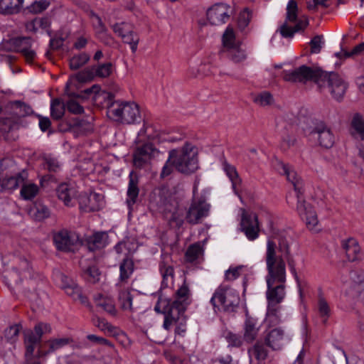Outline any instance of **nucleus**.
Instances as JSON below:
<instances>
[{
    "label": "nucleus",
    "instance_id": "nucleus-35",
    "mask_svg": "<svg viewBox=\"0 0 364 364\" xmlns=\"http://www.w3.org/2000/svg\"><path fill=\"white\" fill-rule=\"evenodd\" d=\"M68 85H66V95L70 98L67 103L66 107L68 110L75 114H79L83 112V107L80 105L79 102L76 101L77 99L82 98L83 96L81 94H75V92H70L68 90Z\"/></svg>",
    "mask_w": 364,
    "mask_h": 364
},
{
    "label": "nucleus",
    "instance_id": "nucleus-51",
    "mask_svg": "<svg viewBox=\"0 0 364 364\" xmlns=\"http://www.w3.org/2000/svg\"><path fill=\"white\" fill-rule=\"evenodd\" d=\"M33 216L37 220H42L49 217L50 210L43 204H36L33 208Z\"/></svg>",
    "mask_w": 364,
    "mask_h": 364
},
{
    "label": "nucleus",
    "instance_id": "nucleus-56",
    "mask_svg": "<svg viewBox=\"0 0 364 364\" xmlns=\"http://www.w3.org/2000/svg\"><path fill=\"white\" fill-rule=\"evenodd\" d=\"M49 6V2L46 0H39L33 2L28 7L31 13L38 14L45 11Z\"/></svg>",
    "mask_w": 364,
    "mask_h": 364
},
{
    "label": "nucleus",
    "instance_id": "nucleus-28",
    "mask_svg": "<svg viewBox=\"0 0 364 364\" xmlns=\"http://www.w3.org/2000/svg\"><path fill=\"white\" fill-rule=\"evenodd\" d=\"M9 108L11 114V118L14 122L21 117L28 116L33 112V109L29 105L20 101L11 102L9 105Z\"/></svg>",
    "mask_w": 364,
    "mask_h": 364
},
{
    "label": "nucleus",
    "instance_id": "nucleus-38",
    "mask_svg": "<svg viewBox=\"0 0 364 364\" xmlns=\"http://www.w3.org/2000/svg\"><path fill=\"white\" fill-rule=\"evenodd\" d=\"M20 186H21L20 195L24 200H28L34 198L39 192L38 186L34 183L23 181Z\"/></svg>",
    "mask_w": 364,
    "mask_h": 364
},
{
    "label": "nucleus",
    "instance_id": "nucleus-45",
    "mask_svg": "<svg viewBox=\"0 0 364 364\" xmlns=\"http://www.w3.org/2000/svg\"><path fill=\"white\" fill-rule=\"evenodd\" d=\"M223 52H225L232 47L239 46L235 42V37L232 28L228 27L223 36Z\"/></svg>",
    "mask_w": 364,
    "mask_h": 364
},
{
    "label": "nucleus",
    "instance_id": "nucleus-63",
    "mask_svg": "<svg viewBox=\"0 0 364 364\" xmlns=\"http://www.w3.org/2000/svg\"><path fill=\"white\" fill-rule=\"evenodd\" d=\"M77 131L80 132L82 134H87L91 132L93 129L92 124L85 120L78 121L76 124Z\"/></svg>",
    "mask_w": 364,
    "mask_h": 364
},
{
    "label": "nucleus",
    "instance_id": "nucleus-42",
    "mask_svg": "<svg viewBox=\"0 0 364 364\" xmlns=\"http://www.w3.org/2000/svg\"><path fill=\"white\" fill-rule=\"evenodd\" d=\"M21 46L25 45V47L21 48L19 51L23 54L26 60L28 63H31L36 58V52L30 48L31 39L28 38H22L18 40Z\"/></svg>",
    "mask_w": 364,
    "mask_h": 364
},
{
    "label": "nucleus",
    "instance_id": "nucleus-8",
    "mask_svg": "<svg viewBox=\"0 0 364 364\" xmlns=\"http://www.w3.org/2000/svg\"><path fill=\"white\" fill-rule=\"evenodd\" d=\"M210 303L215 310H223L226 312H233L240 303L239 294L227 285H220L215 291L210 299Z\"/></svg>",
    "mask_w": 364,
    "mask_h": 364
},
{
    "label": "nucleus",
    "instance_id": "nucleus-43",
    "mask_svg": "<svg viewBox=\"0 0 364 364\" xmlns=\"http://www.w3.org/2000/svg\"><path fill=\"white\" fill-rule=\"evenodd\" d=\"M65 105L59 99H54L50 105V114L53 119L58 120L61 119L65 114Z\"/></svg>",
    "mask_w": 364,
    "mask_h": 364
},
{
    "label": "nucleus",
    "instance_id": "nucleus-39",
    "mask_svg": "<svg viewBox=\"0 0 364 364\" xmlns=\"http://www.w3.org/2000/svg\"><path fill=\"white\" fill-rule=\"evenodd\" d=\"M203 254V250L200 244L195 243L188 247L185 254V259L187 262L193 263L197 262Z\"/></svg>",
    "mask_w": 364,
    "mask_h": 364
},
{
    "label": "nucleus",
    "instance_id": "nucleus-40",
    "mask_svg": "<svg viewBox=\"0 0 364 364\" xmlns=\"http://www.w3.org/2000/svg\"><path fill=\"white\" fill-rule=\"evenodd\" d=\"M82 277L87 282L95 284L100 280L101 272L96 265L82 267Z\"/></svg>",
    "mask_w": 364,
    "mask_h": 364
},
{
    "label": "nucleus",
    "instance_id": "nucleus-59",
    "mask_svg": "<svg viewBox=\"0 0 364 364\" xmlns=\"http://www.w3.org/2000/svg\"><path fill=\"white\" fill-rule=\"evenodd\" d=\"M242 267H230L225 273V279L226 281L232 282L238 278L240 275Z\"/></svg>",
    "mask_w": 364,
    "mask_h": 364
},
{
    "label": "nucleus",
    "instance_id": "nucleus-14",
    "mask_svg": "<svg viewBox=\"0 0 364 364\" xmlns=\"http://www.w3.org/2000/svg\"><path fill=\"white\" fill-rule=\"evenodd\" d=\"M303 129L313 138L317 139L320 146L326 149L331 148L333 146L334 136L330 129L322 122H317L314 127Z\"/></svg>",
    "mask_w": 364,
    "mask_h": 364
},
{
    "label": "nucleus",
    "instance_id": "nucleus-46",
    "mask_svg": "<svg viewBox=\"0 0 364 364\" xmlns=\"http://www.w3.org/2000/svg\"><path fill=\"white\" fill-rule=\"evenodd\" d=\"M92 15L93 18V25L98 37L102 41H104L105 38H108V36L107 34V29L103 23L101 18L94 13H92Z\"/></svg>",
    "mask_w": 364,
    "mask_h": 364
},
{
    "label": "nucleus",
    "instance_id": "nucleus-1",
    "mask_svg": "<svg viewBox=\"0 0 364 364\" xmlns=\"http://www.w3.org/2000/svg\"><path fill=\"white\" fill-rule=\"evenodd\" d=\"M289 255V247L285 241L279 242V246L272 240L267 244L266 264L267 274L266 282L267 289L266 297L267 300V316L275 317L279 311V304L284 300L286 282L285 259Z\"/></svg>",
    "mask_w": 364,
    "mask_h": 364
},
{
    "label": "nucleus",
    "instance_id": "nucleus-5",
    "mask_svg": "<svg viewBox=\"0 0 364 364\" xmlns=\"http://www.w3.org/2000/svg\"><path fill=\"white\" fill-rule=\"evenodd\" d=\"M6 277L16 284H20L25 280V289L28 291H36L40 283L43 282V277L33 271L26 259H21L17 266L8 272Z\"/></svg>",
    "mask_w": 364,
    "mask_h": 364
},
{
    "label": "nucleus",
    "instance_id": "nucleus-34",
    "mask_svg": "<svg viewBox=\"0 0 364 364\" xmlns=\"http://www.w3.org/2000/svg\"><path fill=\"white\" fill-rule=\"evenodd\" d=\"M134 262L132 259L124 258L119 265L120 274L119 282L117 284L126 285L134 272Z\"/></svg>",
    "mask_w": 364,
    "mask_h": 364
},
{
    "label": "nucleus",
    "instance_id": "nucleus-48",
    "mask_svg": "<svg viewBox=\"0 0 364 364\" xmlns=\"http://www.w3.org/2000/svg\"><path fill=\"white\" fill-rule=\"evenodd\" d=\"M42 165L45 169L50 172H57L60 170L61 165L57 159L51 156H45L43 158Z\"/></svg>",
    "mask_w": 364,
    "mask_h": 364
},
{
    "label": "nucleus",
    "instance_id": "nucleus-30",
    "mask_svg": "<svg viewBox=\"0 0 364 364\" xmlns=\"http://www.w3.org/2000/svg\"><path fill=\"white\" fill-rule=\"evenodd\" d=\"M94 301L97 306L100 307L110 315H116L117 310L111 297L98 293L94 296Z\"/></svg>",
    "mask_w": 364,
    "mask_h": 364
},
{
    "label": "nucleus",
    "instance_id": "nucleus-15",
    "mask_svg": "<svg viewBox=\"0 0 364 364\" xmlns=\"http://www.w3.org/2000/svg\"><path fill=\"white\" fill-rule=\"evenodd\" d=\"M232 12V10L228 5L215 4L207 10V19L211 25H222L228 21Z\"/></svg>",
    "mask_w": 364,
    "mask_h": 364
},
{
    "label": "nucleus",
    "instance_id": "nucleus-52",
    "mask_svg": "<svg viewBox=\"0 0 364 364\" xmlns=\"http://www.w3.org/2000/svg\"><path fill=\"white\" fill-rule=\"evenodd\" d=\"M112 65L111 63L101 64L96 68H93L95 76L100 77H107L112 73Z\"/></svg>",
    "mask_w": 364,
    "mask_h": 364
},
{
    "label": "nucleus",
    "instance_id": "nucleus-22",
    "mask_svg": "<svg viewBox=\"0 0 364 364\" xmlns=\"http://www.w3.org/2000/svg\"><path fill=\"white\" fill-rule=\"evenodd\" d=\"M102 196L97 193H91L90 196L81 195L79 198L80 208L87 212H93L100 210L102 205Z\"/></svg>",
    "mask_w": 364,
    "mask_h": 364
},
{
    "label": "nucleus",
    "instance_id": "nucleus-10",
    "mask_svg": "<svg viewBox=\"0 0 364 364\" xmlns=\"http://www.w3.org/2000/svg\"><path fill=\"white\" fill-rule=\"evenodd\" d=\"M322 71L320 69L301 65L294 70H284L282 76L287 82L306 83L307 81H314L318 85Z\"/></svg>",
    "mask_w": 364,
    "mask_h": 364
},
{
    "label": "nucleus",
    "instance_id": "nucleus-62",
    "mask_svg": "<svg viewBox=\"0 0 364 364\" xmlns=\"http://www.w3.org/2000/svg\"><path fill=\"white\" fill-rule=\"evenodd\" d=\"M94 324L103 331L112 333L114 330V327L104 318H97L94 320Z\"/></svg>",
    "mask_w": 364,
    "mask_h": 364
},
{
    "label": "nucleus",
    "instance_id": "nucleus-27",
    "mask_svg": "<svg viewBox=\"0 0 364 364\" xmlns=\"http://www.w3.org/2000/svg\"><path fill=\"white\" fill-rule=\"evenodd\" d=\"M26 178V173H18L14 176L6 177L0 180V192L11 191L17 188Z\"/></svg>",
    "mask_w": 364,
    "mask_h": 364
},
{
    "label": "nucleus",
    "instance_id": "nucleus-53",
    "mask_svg": "<svg viewBox=\"0 0 364 364\" xmlns=\"http://www.w3.org/2000/svg\"><path fill=\"white\" fill-rule=\"evenodd\" d=\"M113 31L122 38L129 32L132 31V26L127 23H117L112 26Z\"/></svg>",
    "mask_w": 364,
    "mask_h": 364
},
{
    "label": "nucleus",
    "instance_id": "nucleus-12",
    "mask_svg": "<svg viewBox=\"0 0 364 364\" xmlns=\"http://www.w3.org/2000/svg\"><path fill=\"white\" fill-rule=\"evenodd\" d=\"M210 209V205L204 198H194L186 210L185 218L191 225L198 224L209 215Z\"/></svg>",
    "mask_w": 364,
    "mask_h": 364
},
{
    "label": "nucleus",
    "instance_id": "nucleus-4",
    "mask_svg": "<svg viewBox=\"0 0 364 364\" xmlns=\"http://www.w3.org/2000/svg\"><path fill=\"white\" fill-rule=\"evenodd\" d=\"M197 155L196 147L186 143L182 148L169 151L168 162H171L179 172L188 174L196 171L198 167Z\"/></svg>",
    "mask_w": 364,
    "mask_h": 364
},
{
    "label": "nucleus",
    "instance_id": "nucleus-16",
    "mask_svg": "<svg viewBox=\"0 0 364 364\" xmlns=\"http://www.w3.org/2000/svg\"><path fill=\"white\" fill-rule=\"evenodd\" d=\"M240 226L242 231L250 240H254L259 235V223L255 213H248L245 209L241 208Z\"/></svg>",
    "mask_w": 364,
    "mask_h": 364
},
{
    "label": "nucleus",
    "instance_id": "nucleus-57",
    "mask_svg": "<svg viewBox=\"0 0 364 364\" xmlns=\"http://www.w3.org/2000/svg\"><path fill=\"white\" fill-rule=\"evenodd\" d=\"M322 36H316L310 41L311 53H318L323 45Z\"/></svg>",
    "mask_w": 364,
    "mask_h": 364
},
{
    "label": "nucleus",
    "instance_id": "nucleus-44",
    "mask_svg": "<svg viewBox=\"0 0 364 364\" xmlns=\"http://www.w3.org/2000/svg\"><path fill=\"white\" fill-rule=\"evenodd\" d=\"M70 342V340L66 338H55L53 340H49L47 343L49 346V349L48 351L45 353L38 352V357L46 355L50 353L54 352L63 346L68 344Z\"/></svg>",
    "mask_w": 364,
    "mask_h": 364
},
{
    "label": "nucleus",
    "instance_id": "nucleus-60",
    "mask_svg": "<svg viewBox=\"0 0 364 364\" xmlns=\"http://www.w3.org/2000/svg\"><path fill=\"white\" fill-rule=\"evenodd\" d=\"M51 331L50 326L48 323H40L34 327V331H33L36 336L41 341L42 336L44 333H50Z\"/></svg>",
    "mask_w": 364,
    "mask_h": 364
},
{
    "label": "nucleus",
    "instance_id": "nucleus-37",
    "mask_svg": "<svg viewBox=\"0 0 364 364\" xmlns=\"http://www.w3.org/2000/svg\"><path fill=\"white\" fill-rule=\"evenodd\" d=\"M223 170L232 182V187L235 194L238 195V186L241 183L238 173L235 166L229 164L227 161L223 163Z\"/></svg>",
    "mask_w": 364,
    "mask_h": 364
},
{
    "label": "nucleus",
    "instance_id": "nucleus-19",
    "mask_svg": "<svg viewBox=\"0 0 364 364\" xmlns=\"http://www.w3.org/2000/svg\"><path fill=\"white\" fill-rule=\"evenodd\" d=\"M159 271L162 277L161 286L164 288L173 284L174 279V269L172 265L171 256L164 255L159 263Z\"/></svg>",
    "mask_w": 364,
    "mask_h": 364
},
{
    "label": "nucleus",
    "instance_id": "nucleus-6",
    "mask_svg": "<svg viewBox=\"0 0 364 364\" xmlns=\"http://www.w3.org/2000/svg\"><path fill=\"white\" fill-rule=\"evenodd\" d=\"M107 114L114 121L126 124L136 123L141 118L139 107L134 102L114 101L108 107Z\"/></svg>",
    "mask_w": 364,
    "mask_h": 364
},
{
    "label": "nucleus",
    "instance_id": "nucleus-55",
    "mask_svg": "<svg viewBox=\"0 0 364 364\" xmlns=\"http://www.w3.org/2000/svg\"><path fill=\"white\" fill-rule=\"evenodd\" d=\"M254 101L260 106H267L273 102V97L269 92H263L255 97Z\"/></svg>",
    "mask_w": 364,
    "mask_h": 364
},
{
    "label": "nucleus",
    "instance_id": "nucleus-17",
    "mask_svg": "<svg viewBox=\"0 0 364 364\" xmlns=\"http://www.w3.org/2000/svg\"><path fill=\"white\" fill-rule=\"evenodd\" d=\"M60 287L67 295L75 301L78 300L82 304L89 306L87 298L82 294L81 288L75 281L63 274H60Z\"/></svg>",
    "mask_w": 364,
    "mask_h": 364
},
{
    "label": "nucleus",
    "instance_id": "nucleus-2",
    "mask_svg": "<svg viewBox=\"0 0 364 364\" xmlns=\"http://www.w3.org/2000/svg\"><path fill=\"white\" fill-rule=\"evenodd\" d=\"M191 301V292L186 282L176 291L173 300L159 299L154 310L157 313L164 314L163 323L164 329L168 331L173 325H176L175 333L184 336L187 330V317L185 311Z\"/></svg>",
    "mask_w": 364,
    "mask_h": 364
},
{
    "label": "nucleus",
    "instance_id": "nucleus-25",
    "mask_svg": "<svg viewBox=\"0 0 364 364\" xmlns=\"http://www.w3.org/2000/svg\"><path fill=\"white\" fill-rule=\"evenodd\" d=\"M350 134L355 139H360L364 141V119L363 116L358 113L353 115L350 122ZM364 149V144H361L359 148V155L360 151Z\"/></svg>",
    "mask_w": 364,
    "mask_h": 364
},
{
    "label": "nucleus",
    "instance_id": "nucleus-23",
    "mask_svg": "<svg viewBox=\"0 0 364 364\" xmlns=\"http://www.w3.org/2000/svg\"><path fill=\"white\" fill-rule=\"evenodd\" d=\"M286 336L283 329L275 328L269 331L265 336L267 346L272 350H279L284 345Z\"/></svg>",
    "mask_w": 364,
    "mask_h": 364
},
{
    "label": "nucleus",
    "instance_id": "nucleus-18",
    "mask_svg": "<svg viewBox=\"0 0 364 364\" xmlns=\"http://www.w3.org/2000/svg\"><path fill=\"white\" fill-rule=\"evenodd\" d=\"M160 152L152 144H146L139 147L134 154V164L137 168H141L149 161L157 157Z\"/></svg>",
    "mask_w": 364,
    "mask_h": 364
},
{
    "label": "nucleus",
    "instance_id": "nucleus-32",
    "mask_svg": "<svg viewBox=\"0 0 364 364\" xmlns=\"http://www.w3.org/2000/svg\"><path fill=\"white\" fill-rule=\"evenodd\" d=\"M248 353L250 358L254 357L258 361H263L267 358L269 350L266 343L262 341H257L248 349Z\"/></svg>",
    "mask_w": 364,
    "mask_h": 364
},
{
    "label": "nucleus",
    "instance_id": "nucleus-50",
    "mask_svg": "<svg viewBox=\"0 0 364 364\" xmlns=\"http://www.w3.org/2000/svg\"><path fill=\"white\" fill-rule=\"evenodd\" d=\"M123 41L130 46V48L133 53L137 50L139 38L138 35L133 31L129 32L125 36H123Z\"/></svg>",
    "mask_w": 364,
    "mask_h": 364
},
{
    "label": "nucleus",
    "instance_id": "nucleus-61",
    "mask_svg": "<svg viewBox=\"0 0 364 364\" xmlns=\"http://www.w3.org/2000/svg\"><path fill=\"white\" fill-rule=\"evenodd\" d=\"M225 338L229 344V346L232 347H240L242 344V339L240 336L232 333H228Z\"/></svg>",
    "mask_w": 364,
    "mask_h": 364
},
{
    "label": "nucleus",
    "instance_id": "nucleus-11",
    "mask_svg": "<svg viewBox=\"0 0 364 364\" xmlns=\"http://www.w3.org/2000/svg\"><path fill=\"white\" fill-rule=\"evenodd\" d=\"M318 87L320 90L328 87L332 96L338 100L344 95L347 84L337 73L322 71Z\"/></svg>",
    "mask_w": 364,
    "mask_h": 364
},
{
    "label": "nucleus",
    "instance_id": "nucleus-64",
    "mask_svg": "<svg viewBox=\"0 0 364 364\" xmlns=\"http://www.w3.org/2000/svg\"><path fill=\"white\" fill-rule=\"evenodd\" d=\"M19 325H14L6 328L5 331V337L7 340H13L18 336L20 331Z\"/></svg>",
    "mask_w": 364,
    "mask_h": 364
},
{
    "label": "nucleus",
    "instance_id": "nucleus-7",
    "mask_svg": "<svg viewBox=\"0 0 364 364\" xmlns=\"http://www.w3.org/2000/svg\"><path fill=\"white\" fill-rule=\"evenodd\" d=\"M150 200L152 205H155L160 211L173 213L169 219L171 223H174L178 228L183 225V218L177 216L174 212L178 202L167 188L155 189L151 196Z\"/></svg>",
    "mask_w": 364,
    "mask_h": 364
},
{
    "label": "nucleus",
    "instance_id": "nucleus-49",
    "mask_svg": "<svg viewBox=\"0 0 364 364\" xmlns=\"http://www.w3.org/2000/svg\"><path fill=\"white\" fill-rule=\"evenodd\" d=\"M90 60V55L85 53H80L78 55L73 56L70 60V67L72 70H77Z\"/></svg>",
    "mask_w": 364,
    "mask_h": 364
},
{
    "label": "nucleus",
    "instance_id": "nucleus-20",
    "mask_svg": "<svg viewBox=\"0 0 364 364\" xmlns=\"http://www.w3.org/2000/svg\"><path fill=\"white\" fill-rule=\"evenodd\" d=\"M259 329L260 325L257 319L246 314L243 324L244 341L248 343H252L257 338Z\"/></svg>",
    "mask_w": 364,
    "mask_h": 364
},
{
    "label": "nucleus",
    "instance_id": "nucleus-29",
    "mask_svg": "<svg viewBox=\"0 0 364 364\" xmlns=\"http://www.w3.org/2000/svg\"><path fill=\"white\" fill-rule=\"evenodd\" d=\"M342 247L349 261L354 262L360 258V247L355 239L350 237L343 240Z\"/></svg>",
    "mask_w": 364,
    "mask_h": 364
},
{
    "label": "nucleus",
    "instance_id": "nucleus-26",
    "mask_svg": "<svg viewBox=\"0 0 364 364\" xmlns=\"http://www.w3.org/2000/svg\"><path fill=\"white\" fill-rule=\"evenodd\" d=\"M129 178L127 203L131 207L136 203L139 196V176L134 171H131Z\"/></svg>",
    "mask_w": 364,
    "mask_h": 364
},
{
    "label": "nucleus",
    "instance_id": "nucleus-21",
    "mask_svg": "<svg viewBox=\"0 0 364 364\" xmlns=\"http://www.w3.org/2000/svg\"><path fill=\"white\" fill-rule=\"evenodd\" d=\"M58 198L67 206H73L77 196V191L74 185L63 183L58 186L56 189Z\"/></svg>",
    "mask_w": 364,
    "mask_h": 364
},
{
    "label": "nucleus",
    "instance_id": "nucleus-54",
    "mask_svg": "<svg viewBox=\"0 0 364 364\" xmlns=\"http://www.w3.org/2000/svg\"><path fill=\"white\" fill-rule=\"evenodd\" d=\"M252 18V13L248 9H245L240 12L238 17V26L244 30L249 24Z\"/></svg>",
    "mask_w": 364,
    "mask_h": 364
},
{
    "label": "nucleus",
    "instance_id": "nucleus-41",
    "mask_svg": "<svg viewBox=\"0 0 364 364\" xmlns=\"http://www.w3.org/2000/svg\"><path fill=\"white\" fill-rule=\"evenodd\" d=\"M225 53H226L228 58L235 63H242L247 58L245 51L240 48V45L230 48Z\"/></svg>",
    "mask_w": 364,
    "mask_h": 364
},
{
    "label": "nucleus",
    "instance_id": "nucleus-58",
    "mask_svg": "<svg viewBox=\"0 0 364 364\" xmlns=\"http://www.w3.org/2000/svg\"><path fill=\"white\" fill-rule=\"evenodd\" d=\"M95 76L93 68L85 69L81 72H79L76 77L80 82H87L93 79Z\"/></svg>",
    "mask_w": 364,
    "mask_h": 364
},
{
    "label": "nucleus",
    "instance_id": "nucleus-33",
    "mask_svg": "<svg viewBox=\"0 0 364 364\" xmlns=\"http://www.w3.org/2000/svg\"><path fill=\"white\" fill-rule=\"evenodd\" d=\"M108 235L105 232H96L88 237L87 247L90 251L105 247L107 244Z\"/></svg>",
    "mask_w": 364,
    "mask_h": 364
},
{
    "label": "nucleus",
    "instance_id": "nucleus-24",
    "mask_svg": "<svg viewBox=\"0 0 364 364\" xmlns=\"http://www.w3.org/2000/svg\"><path fill=\"white\" fill-rule=\"evenodd\" d=\"M116 287L118 291V301L121 309L123 311L133 312L135 308L132 304V295L131 294L129 288L126 285L117 284Z\"/></svg>",
    "mask_w": 364,
    "mask_h": 364
},
{
    "label": "nucleus",
    "instance_id": "nucleus-13",
    "mask_svg": "<svg viewBox=\"0 0 364 364\" xmlns=\"http://www.w3.org/2000/svg\"><path fill=\"white\" fill-rule=\"evenodd\" d=\"M53 242L58 250L73 252L79 245L80 237L76 232L63 229L53 235Z\"/></svg>",
    "mask_w": 364,
    "mask_h": 364
},
{
    "label": "nucleus",
    "instance_id": "nucleus-47",
    "mask_svg": "<svg viewBox=\"0 0 364 364\" xmlns=\"http://www.w3.org/2000/svg\"><path fill=\"white\" fill-rule=\"evenodd\" d=\"M318 311L320 317L322 319V322L326 323L328 318L331 316V309L326 299L323 297H320L318 299Z\"/></svg>",
    "mask_w": 364,
    "mask_h": 364
},
{
    "label": "nucleus",
    "instance_id": "nucleus-3",
    "mask_svg": "<svg viewBox=\"0 0 364 364\" xmlns=\"http://www.w3.org/2000/svg\"><path fill=\"white\" fill-rule=\"evenodd\" d=\"M273 166L279 173L285 175L287 180L293 185L297 197L296 210L301 218L306 222L307 228L310 230H314L318 223L317 215L312 206L306 203L303 198V182L301 179L294 170L279 159L274 161Z\"/></svg>",
    "mask_w": 364,
    "mask_h": 364
},
{
    "label": "nucleus",
    "instance_id": "nucleus-36",
    "mask_svg": "<svg viewBox=\"0 0 364 364\" xmlns=\"http://www.w3.org/2000/svg\"><path fill=\"white\" fill-rule=\"evenodd\" d=\"M23 0H0V13L2 14H14L18 13Z\"/></svg>",
    "mask_w": 364,
    "mask_h": 364
},
{
    "label": "nucleus",
    "instance_id": "nucleus-31",
    "mask_svg": "<svg viewBox=\"0 0 364 364\" xmlns=\"http://www.w3.org/2000/svg\"><path fill=\"white\" fill-rule=\"evenodd\" d=\"M50 26V20L48 17H36L25 23L28 32L36 33L40 29L47 31Z\"/></svg>",
    "mask_w": 364,
    "mask_h": 364
},
{
    "label": "nucleus",
    "instance_id": "nucleus-9",
    "mask_svg": "<svg viewBox=\"0 0 364 364\" xmlns=\"http://www.w3.org/2000/svg\"><path fill=\"white\" fill-rule=\"evenodd\" d=\"M298 6L294 0H290L287 6L286 20L279 28L284 38H291L295 33L304 30L309 25L307 19H298Z\"/></svg>",
    "mask_w": 364,
    "mask_h": 364
}]
</instances>
